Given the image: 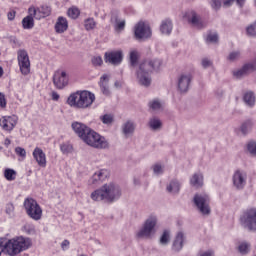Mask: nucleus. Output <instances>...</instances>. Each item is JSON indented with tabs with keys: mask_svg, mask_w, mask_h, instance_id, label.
I'll use <instances>...</instances> for the list:
<instances>
[{
	"mask_svg": "<svg viewBox=\"0 0 256 256\" xmlns=\"http://www.w3.org/2000/svg\"><path fill=\"white\" fill-rule=\"evenodd\" d=\"M134 36L138 40L149 39L151 37V27L143 21L138 22L134 28Z\"/></svg>",
	"mask_w": 256,
	"mask_h": 256,
	"instance_id": "obj_10",
	"label": "nucleus"
},
{
	"mask_svg": "<svg viewBox=\"0 0 256 256\" xmlns=\"http://www.w3.org/2000/svg\"><path fill=\"white\" fill-rule=\"evenodd\" d=\"M84 25H85L86 31H91L95 29V26L97 25V23L95 22V19L88 18L85 20Z\"/></svg>",
	"mask_w": 256,
	"mask_h": 256,
	"instance_id": "obj_43",
	"label": "nucleus"
},
{
	"mask_svg": "<svg viewBox=\"0 0 256 256\" xmlns=\"http://www.w3.org/2000/svg\"><path fill=\"white\" fill-rule=\"evenodd\" d=\"M28 13H30V15H34V19L39 20L49 17V15H51V8L48 6H42L41 8H35L32 6L28 9Z\"/></svg>",
	"mask_w": 256,
	"mask_h": 256,
	"instance_id": "obj_19",
	"label": "nucleus"
},
{
	"mask_svg": "<svg viewBox=\"0 0 256 256\" xmlns=\"http://www.w3.org/2000/svg\"><path fill=\"white\" fill-rule=\"evenodd\" d=\"M170 241H171V231L164 230L159 240L160 245H162L163 247H167Z\"/></svg>",
	"mask_w": 256,
	"mask_h": 256,
	"instance_id": "obj_34",
	"label": "nucleus"
},
{
	"mask_svg": "<svg viewBox=\"0 0 256 256\" xmlns=\"http://www.w3.org/2000/svg\"><path fill=\"white\" fill-rule=\"evenodd\" d=\"M138 59H139V53L137 52V50H132L130 52V63H131V65H136Z\"/></svg>",
	"mask_w": 256,
	"mask_h": 256,
	"instance_id": "obj_49",
	"label": "nucleus"
},
{
	"mask_svg": "<svg viewBox=\"0 0 256 256\" xmlns=\"http://www.w3.org/2000/svg\"><path fill=\"white\" fill-rule=\"evenodd\" d=\"M18 118L15 115L12 116H3L0 118V127H2L3 131H7L11 133L15 126L17 125Z\"/></svg>",
	"mask_w": 256,
	"mask_h": 256,
	"instance_id": "obj_17",
	"label": "nucleus"
},
{
	"mask_svg": "<svg viewBox=\"0 0 256 256\" xmlns=\"http://www.w3.org/2000/svg\"><path fill=\"white\" fill-rule=\"evenodd\" d=\"M232 183L238 191L245 189V185H247V172L236 170L232 176Z\"/></svg>",
	"mask_w": 256,
	"mask_h": 256,
	"instance_id": "obj_11",
	"label": "nucleus"
},
{
	"mask_svg": "<svg viewBox=\"0 0 256 256\" xmlns=\"http://www.w3.org/2000/svg\"><path fill=\"white\" fill-rule=\"evenodd\" d=\"M53 83L57 89H63L67 87L69 83V77H67L66 71H56L53 76Z\"/></svg>",
	"mask_w": 256,
	"mask_h": 256,
	"instance_id": "obj_18",
	"label": "nucleus"
},
{
	"mask_svg": "<svg viewBox=\"0 0 256 256\" xmlns=\"http://www.w3.org/2000/svg\"><path fill=\"white\" fill-rule=\"evenodd\" d=\"M193 201L199 213H201V215H205V216L211 215V206H209L211 199L209 198V195L196 194L194 196Z\"/></svg>",
	"mask_w": 256,
	"mask_h": 256,
	"instance_id": "obj_8",
	"label": "nucleus"
},
{
	"mask_svg": "<svg viewBox=\"0 0 256 256\" xmlns=\"http://www.w3.org/2000/svg\"><path fill=\"white\" fill-rule=\"evenodd\" d=\"M4 177L7 181H15V179H17V171L11 168H6L4 170Z\"/></svg>",
	"mask_w": 256,
	"mask_h": 256,
	"instance_id": "obj_37",
	"label": "nucleus"
},
{
	"mask_svg": "<svg viewBox=\"0 0 256 256\" xmlns=\"http://www.w3.org/2000/svg\"><path fill=\"white\" fill-rule=\"evenodd\" d=\"M8 19L9 21H13V19H15V11L8 12Z\"/></svg>",
	"mask_w": 256,
	"mask_h": 256,
	"instance_id": "obj_60",
	"label": "nucleus"
},
{
	"mask_svg": "<svg viewBox=\"0 0 256 256\" xmlns=\"http://www.w3.org/2000/svg\"><path fill=\"white\" fill-rule=\"evenodd\" d=\"M242 57L241 50H233L229 52L228 56L226 57V61L228 63H237Z\"/></svg>",
	"mask_w": 256,
	"mask_h": 256,
	"instance_id": "obj_33",
	"label": "nucleus"
},
{
	"mask_svg": "<svg viewBox=\"0 0 256 256\" xmlns=\"http://www.w3.org/2000/svg\"><path fill=\"white\" fill-rule=\"evenodd\" d=\"M24 208L28 217L34 221H39L41 220V217H43V209H41L37 200L33 198H27L24 200Z\"/></svg>",
	"mask_w": 256,
	"mask_h": 256,
	"instance_id": "obj_6",
	"label": "nucleus"
},
{
	"mask_svg": "<svg viewBox=\"0 0 256 256\" xmlns=\"http://www.w3.org/2000/svg\"><path fill=\"white\" fill-rule=\"evenodd\" d=\"M193 80V76L191 73H182L178 76L177 79V87L180 93H187L189 91V87H191V81Z\"/></svg>",
	"mask_w": 256,
	"mask_h": 256,
	"instance_id": "obj_12",
	"label": "nucleus"
},
{
	"mask_svg": "<svg viewBox=\"0 0 256 256\" xmlns=\"http://www.w3.org/2000/svg\"><path fill=\"white\" fill-rule=\"evenodd\" d=\"M240 224L244 229L256 233V208H250L240 216Z\"/></svg>",
	"mask_w": 256,
	"mask_h": 256,
	"instance_id": "obj_7",
	"label": "nucleus"
},
{
	"mask_svg": "<svg viewBox=\"0 0 256 256\" xmlns=\"http://www.w3.org/2000/svg\"><path fill=\"white\" fill-rule=\"evenodd\" d=\"M154 175H163V166L161 164H155L153 167Z\"/></svg>",
	"mask_w": 256,
	"mask_h": 256,
	"instance_id": "obj_54",
	"label": "nucleus"
},
{
	"mask_svg": "<svg viewBox=\"0 0 256 256\" xmlns=\"http://www.w3.org/2000/svg\"><path fill=\"white\" fill-rule=\"evenodd\" d=\"M53 101H59V94L57 92H52Z\"/></svg>",
	"mask_w": 256,
	"mask_h": 256,
	"instance_id": "obj_61",
	"label": "nucleus"
},
{
	"mask_svg": "<svg viewBox=\"0 0 256 256\" xmlns=\"http://www.w3.org/2000/svg\"><path fill=\"white\" fill-rule=\"evenodd\" d=\"M114 29H115V31H117V33H119V31H123V29H125V20L116 18Z\"/></svg>",
	"mask_w": 256,
	"mask_h": 256,
	"instance_id": "obj_45",
	"label": "nucleus"
},
{
	"mask_svg": "<svg viewBox=\"0 0 256 256\" xmlns=\"http://www.w3.org/2000/svg\"><path fill=\"white\" fill-rule=\"evenodd\" d=\"M69 245H70L69 240H64V241L61 243V249H62L63 251H67V249H69Z\"/></svg>",
	"mask_w": 256,
	"mask_h": 256,
	"instance_id": "obj_58",
	"label": "nucleus"
},
{
	"mask_svg": "<svg viewBox=\"0 0 256 256\" xmlns=\"http://www.w3.org/2000/svg\"><path fill=\"white\" fill-rule=\"evenodd\" d=\"M185 245V233L182 231L177 232L174 241L172 243V251L174 253H179L180 251L183 250V247Z\"/></svg>",
	"mask_w": 256,
	"mask_h": 256,
	"instance_id": "obj_20",
	"label": "nucleus"
},
{
	"mask_svg": "<svg viewBox=\"0 0 256 256\" xmlns=\"http://www.w3.org/2000/svg\"><path fill=\"white\" fill-rule=\"evenodd\" d=\"M237 5H239L240 7H243V5H245V0H235Z\"/></svg>",
	"mask_w": 256,
	"mask_h": 256,
	"instance_id": "obj_64",
	"label": "nucleus"
},
{
	"mask_svg": "<svg viewBox=\"0 0 256 256\" xmlns=\"http://www.w3.org/2000/svg\"><path fill=\"white\" fill-rule=\"evenodd\" d=\"M114 85H115V87H116L117 89H121V87H123V82H122V81H116V82L114 83Z\"/></svg>",
	"mask_w": 256,
	"mask_h": 256,
	"instance_id": "obj_62",
	"label": "nucleus"
},
{
	"mask_svg": "<svg viewBox=\"0 0 256 256\" xmlns=\"http://www.w3.org/2000/svg\"><path fill=\"white\" fill-rule=\"evenodd\" d=\"M197 256H215V251L213 250H201L198 252Z\"/></svg>",
	"mask_w": 256,
	"mask_h": 256,
	"instance_id": "obj_55",
	"label": "nucleus"
},
{
	"mask_svg": "<svg viewBox=\"0 0 256 256\" xmlns=\"http://www.w3.org/2000/svg\"><path fill=\"white\" fill-rule=\"evenodd\" d=\"M104 61L105 63H110V65H121V62L123 61V51L115 50L106 52L104 54Z\"/></svg>",
	"mask_w": 256,
	"mask_h": 256,
	"instance_id": "obj_16",
	"label": "nucleus"
},
{
	"mask_svg": "<svg viewBox=\"0 0 256 256\" xmlns=\"http://www.w3.org/2000/svg\"><path fill=\"white\" fill-rule=\"evenodd\" d=\"M121 131L126 139L133 137V133H135V122L131 120L124 122L121 126Z\"/></svg>",
	"mask_w": 256,
	"mask_h": 256,
	"instance_id": "obj_24",
	"label": "nucleus"
},
{
	"mask_svg": "<svg viewBox=\"0 0 256 256\" xmlns=\"http://www.w3.org/2000/svg\"><path fill=\"white\" fill-rule=\"evenodd\" d=\"M100 120L102 121V123H104V125H111V123H113V115L105 114L100 117Z\"/></svg>",
	"mask_w": 256,
	"mask_h": 256,
	"instance_id": "obj_48",
	"label": "nucleus"
},
{
	"mask_svg": "<svg viewBox=\"0 0 256 256\" xmlns=\"http://www.w3.org/2000/svg\"><path fill=\"white\" fill-rule=\"evenodd\" d=\"M148 107L151 111H161V109H163V103H161L159 99H154L148 103Z\"/></svg>",
	"mask_w": 256,
	"mask_h": 256,
	"instance_id": "obj_38",
	"label": "nucleus"
},
{
	"mask_svg": "<svg viewBox=\"0 0 256 256\" xmlns=\"http://www.w3.org/2000/svg\"><path fill=\"white\" fill-rule=\"evenodd\" d=\"M201 65L203 69H209V67L213 66V61H211L209 58H203L201 61Z\"/></svg>",
	"mask_w": 256,
	"mask_h": 256,
	"instance_id": "obj_52",
	"label": "nucleus"
},
{
	"mask_svg": "<svg viewBox=\"0 0 256 256\" xmlns=\"http://www.w3.org/2000/svg\"><path fill=\"white\" fill-rule=\"evenodd\" d=\"M148 127L151 131H161V127H163V123L157 117H153L149 119Z\"/></svg>",
	"mask_w": 256,
	"mask_h": 256,
	"instance_id": "obj_30",
	"label": "nucleus"
},
{
	"mask_svg": "<svg viewBox=\"0 0 256 256\" xmlns=\"http://www.w3.org/2000/svg\"><path fill=\"white\" fill-rule=\"evenodd\" d=\"M5 213L10 217H13V215H15V206L13 205V203L6 204Z\"/></svg>",
	"mask_w": 256,
	"mask_h": 256,
	"instance_id": "obj_50",
	"label": "nucleus"
},
{
	"mask_svg": "<svg viewBox=\"0 0 256 256\" xmlns=\"http://www.w3.org/2000/svg\"><path fill=\"white\" fill-rule=\"evenodd\" d=\"M206 43H219V34L217 32H209L206 37Z\"/></svg>",
	"mask_w": 256,
	"mask_h": 256,
	"instance_id": "obj_40",
	"label": "nucleus"
},
{
	"mask_svg": "<svg viewBox=\"0 0 256 256\" xmlns=\"http://www.w3.org/2000/svg\"><path fill=\"white\" fill-rule=\"evenodd\" d=\"M0 107L5 109L7 107V100L5 99V94L0 92Z\"/></svg>",
	"mask_w": 256,
	"mask_h": 256,
	"instance_id": "obj_56",
	"label": "nucleus"
},
{
	"mask_svg": "<svg viewBox=\"0 0 256 256\" xmlns=\"http://www.w3.org/2000/svg\"><path fill=\"white\" fill-rule=\"evenodd\" d=\"M100 88L104 95H109V75L103 74L100 78Z\"/></svg>",
	"mask_w": 256,
	"mask_h": 256,
	"instance_id": "obj_31",
	"label": "nucleus"
},
{
	"mask_svg": "<svg viewBox=\"0 0 256 256\" xmlns=\"http://www.w3.org/2000/svg\"><path fill=\"white\" fill-rule=\"evenodd\" d=\"M17 59L22 75H29V73H31V61H29V54L27 53V50H18Z\"/></svg>",
	"mask_w": 256,
	"mask_h": 256,
	"instance_id": "obj_9",
	"label": "nucleus"
},
{
	"mask_svg": "<svg viewBox=\"0 0 256 256\" xmlns=\"http://www.w3.org/2000/svg\"><path fill=\"white\" fill-rule=\"evenodd\" d=\"M233 3H235V0H225L224 7H231Z\"/></svg>",
	"mask_w": 256,
	"mask_h": 256,
	"instance_id": "obj_59",
	"label": "nucleus"
},
{
	"mask_svg": "<svg viewBox=\"0 0 256 256\" xmlns=\"http://www.w3.org/2000/svg\"><path fill=\"white\" fill-rule=\"evenodd\" d=\"M248 75L256 71V57L242 66Z\"/></svg>",
	"mask_w": 256,
	"mask_h": 256,
	"instance_id": "obj_36",
	"label": "nucleus"
},
{
	"mask_svg": "<svg viewBox=\"0 0 256 256\" xmlns=\"http://www.w3.org/2000/svg\"><path fill=\"white\" fill-rule=\"evenodd\" d=\"M69 29V23L67 22V18L60 16L57 19L55 24V31L56 33H65Z\"/></svg>",
	"mask_w": 256,
	"mask_h": 256,
	"instance_id": "obj_25",
	"label": "nucleus"
},
{
	"mask_svg": "<svg viewBox=\"0 0 256 256\" xmlns=\"http://www.w3.org/2000/svg\"><path fill=\"white\" fill-rule=\"evenodd\" d=\"M94 102L95 94L87 90L77 91L67 99L68 105L74 109H89Z\"/></svg>",
	"mask_w": 256,
	"mask_h": 256,
	"instance_id": "obj_3",
	"label": "nucleus"
},
{
	"mask_svg": "<svg viewBox=\"0 0 256 256\" xmlns=\"http://www.w3.org/2000/svg\"><path fill=\"white\" fill-rule=\"evenodd\" d=\"M253 122L251 120H247L242 123L240 127V131L244 135H248V133H251V130L253 129Z\"/></svg>",
	"mask_w": 256,
	"mask_h": 256,
	"instance_id": "obj_35",
	"label": "nucleus"
},
{
	"mask_svg": "<svg viewBox=\"0 0 256 256\" xmlns=\"http://www.w3.org/2000/svg\"><path fill=\"white\" fill-rule=\"evenodd\" d=\"M92 64L94 67H101L103 65V58L101 56H94L92 58Z\"/></svg>",
	"mask_w": 256,
	"mask_h": 256,
	"instance_id": "obj_51",
	"label": "nucleus"
},
{
	"mask_svg": "<svg viewBox=\"0 0 256 256\" xmlns=\"http://www.w3.org/2000/svg\"><path fill=\"white\" fill-rule=\"evenodd\" d=\"M121 195H123V190L117 182H107L93 191L90 198L92 201L115 203L121 199Z\"/></svg>",
	"mask_w": 256,
	"mask_h": 256,
	"instance_id": "obj_1",
	"label": "nucleus"
},
{
	"mask_svg": "<svg viewBox=\"0 0 256 256\" xmlns=\"http://www.w3.org/2000/svg\"><path fill=\"white\" fill-rule=\"evenodd\" d=\"M60 149L64 155H69L73 151V146L71 144H61Z\"/></svg>",
	"mask_w": 256,
	"mask_h": 256,
	"instance_id": "obj_46",
	"label": "nucleus"
},
{
	"mask_svg": "<svg viewBox=\"0 0 256 256\" xmlns=\"http://www.w3.org/2000/svg\"><path fill=\"white\" fill-rule=\"evenodd\" d=\"M243 101L245 105H247V107H255V101H256L255 93H253V91H247L243 95Z\"/></svg>",
	"mask_w": 256,
	"mask_h": 256,
	"instance_id": "obj_29",
	"label": "nucleus"
},
{
	"mask_svg": "<svg viewBox=\"0 0 256 256\" xmlns=\"http://www.w3.org/2000/svg\"><path fill=\"white\" fill-rule=\"evenodd\" d=\"M143 69L146 68L147 71L153 73V71H159L161 69V65H163V61L160 59L154 58L152 60H146L141 63Z\"/></svg>",
	"mask_w": 256,
	"mask_h": 256,
	"instance_id": "obj_21",
	"label": "nucleus"
},
{
	"mask_svg": "<svg viewBox=\"0 0 256 256\" xmlns=\"http://www.w3.org/2000/svg\"><path fill=\"white\" fill-rule=\"evenodd\" d=\"M32 245V242L27 237H16L10 240L0 238V255L5 253L9 256H17L23 251H27Z\"/></svg>",
	"mask_w": 256,
	"mask_h": 256,
	"instance_id": "obj_2",
	"label": "nucleus"
},
{
	"mask_svg": "<svg viewBox=\"0 0 256 256\" xmlns=\"http://www.w3.org/2000/svg\"><path fill=\"white\" fill-rule=\"evenodd\" d=\"M250 249H251V245L247 242H242L238 246V251H239V253H241V255H247V253H249Z\"/></svg>",
	"mask_w": 256,
	"mask_h": 256,
	"instance_id": "obj_42",
	"label": "nucleus"
},
{
	"mask_svg": "<svg viewBox=\"0 0 256 256\" xmlns=\"http://www.w3.org/2000/svg\"><path fill=\"white\" fill-rule=\"evenodd\" d=\"M166 191L171 193V195H177L181 191V183L178 180H171L166 187Z\"/></svg>",
	"mask_w": 256,
	"mask_h": 256,
	"instance_id": "obj_28",
	"label": "nucleus"
},
{
	"mask_svg": "<svg viewBox=\"0 0 256 256\" xmlns=\"http://www.w3.org/2000/svg\"><path fill=\"white\" fill-rule=\"evenodd\" d=\"M4 145H5V147H9L11 145V140L9 138H6L4 140Z\"/></svg>",
	"mask_w": 256,
	"mask_h": 256,
	"instance_id": "obj_63",
	"label": "nucleus"
},
{
	"mask_svg": "<svg viewBox=\"0 0 256 256\" xmlns=\"http://www.w3.org/2000/svg\"><path fill=\"white\" fill-rule=\"evenodd\" d=\"M67 13L70 19H77V17L81 15V11H79L76 7L69 8Z\"/></svg>",
	"mask_w": 256,
	"mask_h": 256,
	"instance_id": "obj_44",
	"label": "nucleus"
},
{
	"mask_svg": "<svg viewBox=\"0 0 256 256\" xmlns=\"http://www.w3.org/2000/svg\"><path fill=\"white\" fill-rule=\"evenodd\" d=\"M158 221L157 215L150 214L136 233V237L138 239H151L155 235V227H157Z\"/></svg>",
	"mask_w": 256,
	"mask_h": 256,
	"instance_id": "obj_4",
	"label": "nucleus"
},
{
	"mask_svg": "<svg viewBox=\"0 0 256 256\" xmlns=\"http://www.w3.org/2000/svg\"><path fill=\"white\" fill-rule=\"evenodd\" d=\"M190 185L196 189H199V187L203 185V173L197 172L193 174L190 178Z\"/></svg>",
	"mask_w": 256,
	"mask_h": 256,
	"instance_id": "obj_27",
	"label": "nucleus"
},
{
	"mask_svg": "<svg viewBox=\"0 0 256 256\" xmlns=\"http://www.w3.org/2000/svg\"><path fill=\"white\" fill-rule=\"evenodd\" d=\"M82 140L84 143H86V145L94 147L95 149H107L109 147V142H107V139L91 129L88 130Z\"/></svg>",
	"mask_w": 256,
	"mask_h": 256,
	"instance_id": "obj_5",
	"label": "nucleus"
},
{
	"mask_svg": "<svg viewBox=\"0 0 256 256\" xmlns=\"http://www.w3.org/2000/svg\"><path fill=\"white\" fill-rule=\"evenodd\" d=\"M211 7L214 8L216 11L221 9V0H212Z\"/></svg>",
	"mask_w": 256,
	"mask_h": 256,
	"instance_id": "obj_57",
	"label": "nucleus"
},
{
	"mask_svg": "<svg viewBox=\"0 0 256 256\" xmlns=\"http://www.w3.org/2000/svg\"><path fill=\"white\" fill-rule=\"evenodd\" d=\"M185 17L192 27H195L196 29H203L205 28V23L201 19V15H199L195 10H190L186 12Z\"/></svg>",
	"mask_w": 256,
	"mask_h": 256,
	"instance_id": "obj_14",
	"label": "nucleus"
},
{
	"mask_svg": "<svg viewBox=\"0 0 256 256\" xmlns=\"http://www.w3.org/2000/svg\"><path fill=\"white\" fill-rule=\"evenodd\" d=\"M32 155L39 167H47V156L45 155V152H43V149L36 147Z\"/></svg>",
	"mask_w": 256,
	"mask_h": 256,
	"instance_id": "obj_22",
	"label": "nucleus"
},
{
	"mask_svg": "<svg viewBox=\"0 0 256 256\" xmlns=\"http://www.w3.org/2000/svg\"><path fill=\"white\" fill-rule=\"evenodd\" d=\"M232 75L235 79H243L249 75L245 68L242 66L240 69L233 70Z\"/></svg>",
	"mask_w": 256,
	"mask_h": 256,
	"instance_id": "obj_39",
	"label": "nucleus"
},
{
	"mask_svg": "<svg viewBox=\"0 0 256 256\" xmlns=\"http://www.w3.org/2000/svg\"><path fill=\"white\" fill-rule=\"evenodd\" d=\"M246 35L248 37H256V21L246 27Z\"/></svg>",
	"mask_w": 256,
	"mask_h": 256,
	"instance_id": "obj_41",
	"label": "nucleus"
},
{
	"mask_svg": "<svg viewBox=\"0 0 256 256\" xmlns=\"http://www.w3.org/2000/svg\"><path fill=\"white\" fill-rule=\"evenodd\" d=\"M171 31H173V22L170 19L163 20L160 25L162 35H171Z\"/></svg>",
	"mask_w": 256,
	"mask_h": 256,
	"instance_id": "obj_26",
	"label": "nucleus"
},
{
	"mask_svg": "<svg viewBox=\"0 0 256 256\" xmlns=\"http://www.w3.org/2000/svg\"><path fill=\"white\" fill-rule=\"evenodd\" d=\"M33 17H35V15L29 13L28 16L23 18L22 20L23 29H33V27H35V20H33Z\"/></svg>",
	"mask_w": 256,
	"mask_h": 256,
	"instance_id": "obj_32",
	"label": "nucleus"
},
{
	"mask_svg": "<svg viewBox=\"0 0 256 256\" xmlns=\"http://www.w3.org/2000/svg\"><path fill=\"white\" fill-rule=\"evenodd\" d=\"M109 170L107 169H100L94 172L92 177L89 179V185H101V183L107 181L109 179Z\"/></svg>",
	"mask_w": 256,
	"mask_h": 256,
	"instance_id": "obj_15",
	"label": "nucleus"
},
{
	"mask_svg": "<svg viewBox=\"0 0 256 256\" xmlns=\"http://www.w3.org/2000/svg\"><path fill=\"white\" fill-rule=\"evenodd\" d=\"M136 77L139 85H142V87H149L151 85V72L147 68H143L141 64L136 72Z\"/></svg>",
	"mask_w": 256,
	"mask_h": 256,
	"instance_id": "obj_13",
	"label": "nucleus"
},
{
	"mask_svg": "<svg viewBox=\"0 0 256 256\" xmlns=\"http://www.w3.org/2000/svg\"><path fill=\"white\" fill-rule=\"evenodd\" d=\"M15 153H16V155H18L19 157H23V159H25V157H27V151L25 150V148L16 147V148H15Z\"/></svg>",
	"mask_w": 256,
	"mask_h": 256,
	"instance_id": "obj_53",
	"label": "nucleus"
},
{
	"mask_svg": "<svg viewBox=\"0 0 256 256\" xmlns=\"http://www.w3.org/2000/svg\"><path fill=\"white\" fill-rule=\"evenodd\" d=\"M74 133L80 137V139H83L86 135V133H89V128L87 125L81 123V122H73L71 125Z\"/></svg>",
	"mask_w": 256,
	"mask_h": 256,
	"instance_id": "obj_23",
	"label": "nucleus"
},
{
	"mask_svg": "<svg viewBox=\"0 0 256 256\" xmlns=\"http://www.w3.org/2000/svg\"><path fill=\"white\" fill-rule=\"evenodd\" d=\"M247 149H248V152L250 153V155H252L253 157H256V142L255 141H250L247 144Z\"/></svg>",
	"mask_w": 256,
	"mask_h": 256,
	"instance_id": "obj_47",
	"label": "nucleus"
}]
</instances>
